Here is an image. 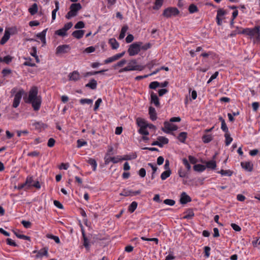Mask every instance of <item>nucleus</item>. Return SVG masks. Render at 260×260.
Segmentation results:
<instances>
[{"label": "nucleus", "mask_w": 260, "mask_h": 260, "mask_svg": "<svg viewBox=\"0 0 260 260\" xmlns=\"http://www.w3.org/2000/svg\"><path fill=\"white\" fill-rule=\"evenodd\" d=\"M38 88L34 86L29 90L28 97L24 98L25 102L31 104L35 111H38L40 109L42 103V98L38 95Z\"/></svg>", "instance_id": "obj_1"}, {"label": "nucleus", "mask_w": 260, "mask_h": 260, "mask_svg": "<svg viewBox=\"0 0 260 260\" xmlns=\"http://www.w3.org/2000/svg\"><path fill=\"white\" fill-rule=\"evenodd\" d=\"M241 34L248 36L250 38H253L254 42L260 41V27L258 26L252 28H244Z\"/></svg>", "instance_id": "obj_2"}, {"label": "nucleus", "mask_w": 260, "mask_h": 260, "mask_svg": "<svg viewBox=\"0 0 260 260\" xmlns=\"http://www.w3.org/2000/svg\"><path fill=\"white\" fill-rule=\"evenodd\" d=\"M145 67L141 65L137 64L136 60L133 59L131 60L126 67L120 69L119 71V73L123 72L132 71H142Z\"/></svg>", "instance_id": "obj_3"}, {"label": "nucleus", "mask_w": 260, "mask_h": 260, "mask_svg": "<svg viewBox=\"0 0 260 260\" xmlns=\"http://www.w3.org/2000/svg\"><path fill=\"white\" fill-rule=\"evenodd\" d=\"M31 186H34L37 189L41 188V185L39 181H34L32 177H27L25 182L19 185L17 189H20L24 188L25 190L29 189Z\"/></svg>", "instance_id": "obj_4"}, {"label": "nucleus", "mask_w": 260, "mask_h": 260, "mask_svg": "<svg viewBox=\"0 0 260 260\" xmlns=\"http://www.w3.org/2000/svg\"><path fill=\"white\" fill-rule=\"evenodd\" d=\"M82 8L80 3H74L71 4L70 7V11L66 14V18L70 19L73 17L77 16L78 12Z\"/></svg>", "instance_id": "obj_5"}, {"label": "nucleus", "mask_w": 260, "mask_h": 260, "mask_svg": "<svg viewBox=\"0 0 260 260\" xmlns=\"http://www.w3.org/2000/svg\"><path fill=\"white\" fill-rule=\"evenodd\" d=\"M140 51V45L138 42L131 44L127 50L129 55L131 56L138 54Z\"/></svg>", "instance_id": "obj_6"}, {"label": "nucleus", "mask_w": 260, "mask_h": 260, "mask_svg": "<svg viewBox=\"0 0 260 260\" xmlns=\"http://www.w3.org/2000/svg\"><path fill=\"white\" fill-rule=\"evenodd\" d=\"M179 13L178 9L176 8L169 7L166 9L162 13L164 16L169 18L172 16H176Z\"/></svg>", "instance_id": "obj_7"}, {"label": "nucleus", "mask_w": 260, "mask_h": 260, "mask_svg": "<svg viewBox=\"0 0 260 260\" xmlns=\"http://www.w3.org/2000/svg\"><path fill=\"white\" fill-rule=\"evenodd\" d=\"M177 128V126L169 122L165 121L164 122V127L161 128V130L167 134H169L172 131H176Z\"/></svg>", "instance_id": "obj_8"}, {"label": "nucleus", "mask_w": 260, "mask_h": 260, "mask_svg": "<svg viewBox=\"0 0 260 260\" xmlns=\"http://www.w3.org/2000/svg\"><path fill=\"white\" fill-rule=\"evenodd\" d=\"M71 49L69 45H62L58 46L56 49V54L66 53Z\"/></svg>", "instance_id": "obj_9"}, {"label": "nucleus", "mask_w": 260, "mask_h": 260, "mask_svg": "<svg viewBox=\"0 0 260 260\" xmlns=\"http://www.w3.org/2000/svg\"><path fill=\"white\" fill-rule=\"evenodd\" d=\"M225 14L226 12L222 9H219L217 10L216 19L218 25H222V17H223Z\"/></svg>", "instance_id": "obj_10"}, {"label": "nucleus", "mask_w": 260, "mask_h": 260, "mask_svg": "<svg viewBox=\"0 0 260 260\" xmlns=\"http://www.w3.org/2000/svg\"><path fill=\"white\" fill-rule=\"evenodd\" d=\"M124 54H125L124 51L122 52L121 53L116 54L115 55H114L112 57H110L106 59V60H105L104 63L106 64H108V63H111L112 62H113L116 60H118L119 58L122 57L124 55Z\"/></svg>", "instance_id": "obj_11"}, {"label": "nucleus", "mask_w": 260, "mask_h": 260, "mask_svg": "<svg viewBox=\"0 0 260 260\" xmlns=\"http://www.w3.org/2000/svg\"><path fill=\"white\" fill-rule=\"evenodd\" d=\"M48 248L47 247H45L39 251L35 250L33 251V252L37 253V255H36V257L37 258H40L43 256H46L48 257Z\"/></svg>", "instance_id": "obj_12"}, {"label": "nucleus", "mask_w": 260, "mask_h": 260, "mask_svg": "<svg viewBox=\"0 0 260 260\" xmlns=\"http://www.w3.org/2000/svg\"><path fill=\"white\" fill-rule=\"evenodd\" d=\"M141 193L140 190H137L134 191L132 190L124 189L120 193V195L127 197V196H134L139 194Z\"/></svg>", "instance_id": "obj_13"}, {"label": "nucleus", "mask_w": 260, "mask_h": 260, "mask_svg": "<svg viewBox=\"0 0 260 260\" xmlns=\"http://www.w3.org/2000/svg\"><path fill=\"white\" fill-rule=\"evenodd\" d=\"M191 201V198L186 192L181 193L180 199V202L181 204H185Z\"/></svg>", "instance_id": "obj_14"}, {"label": "nucleus", "mask_w": 260, "mask_h": 260, "mask_svg": "<svg viewBox=\"0 0 260 260\" xmlns=\"http://www.w3.org/2000/svg\"><path fill=\"white\" fill-rule=\"evenodd\" d=\"M241 166L245 170L251 172L253 170V165L250 161H242L241 162Z\"/></svg>", "instance_id": "obj_15"}, {"label": "nucleus", "mask_w": 260, "mask_h": 260, "mask_svg": "<svg viewBox=\"0 0 260 260\" xmlns=\"http://www.w3.org/2000/svg\"><path fill=\"white\" fill-rule=\"evenodd\" d=\"M69 80L77 81L80 78L79 73L77 71H74L69 74Z\"/></svg>", "instance_id": "obj_16"}, {"label": "nucleus", "mask_w": 260, "mask_h": 260, "mask_svg": "<svg viewBox=\"0 0 260 260\" xmlns=\"http://www.w3.org/2000/svg\"><path fill=\"white\" fill-rule=\"evenodd\" d=\"M151 103H153L156 107H158L160 106L159 100L157 95L152 92L151 93Z\"/></svg>", "instance_id": "obj_17"}, {"label": "nucleus", "mask_w": 260, "mask_h": 260, "mask_svg": "<svg viewBox=\"0 0 260 260\" xmlns=\"http://www.w3.org/2000/svg\"><path fill=\"white\" fill-rule=\"evenodd\" d=\"M84 30H77L73 31L72 35L77 39L82 38L84 34Z\"/></svg>", "instance_id": "obj_18"}, {"label": "nucleus", "mask_w": 260, "mask_h": 260, "mask_svg": "<svg viewBox=\"0 0 260 260\" xmlns=\"http://www.w3.org/2000/svg\"><path fill=\"white\" fill-rule=\"evenodd\" d=\"M97 84V81L95 79H92L89 81V83L85 85V87L94 90L96 88Z\"/></svg>", "instance_id": "obj_19"}, {"label": "nucleus", "mask_w": 260, "mask_h": 260, "mask_svg": "<svg viewBox=\"0 0 260 260\" xmlns=\"http://www.w3.org/2000/svg\"><path fill=\"white\" fill-rule=\"evenodd\" d=\"M149 114L150 119L152 120H155L157 119L156 110L154 108L150 107L149 108Z\"/></svg>", "instance_id": "obj_20"}, {"label": "nucleus", "mask_w": 260, "mask_h": 260, "mask_svg": "<svg viewBox=\"0 0 260 260\" xmlns=\"http://www.w3.org/2000/svg\"><path fill=\"white\" fill-rule=\"evenodd\" d=\"M10 37V31L8 30H6L5 32V34L0 41V44L1 45H4L9 39Z\"/></svg>", "instance_id": "obj_21"}, {"label": "nucleus", "mask_w": 260, "mask_h": 260, "mask_svg": "<svg viewBox=\"0 0 260 260\" xmlns=\"http://www.w3.org/2000/svg\"><path fill=\"white\" fill-rule=\"evenodd\" d=\"M109 43L111 45L113 49H116L119 47V43L114 38L109 39Z\"/></svg>", "instance_id": "obj_22"}, {"label": "nucleus", "mask_w": 260, "mask_h": 260, "mask_svg": "<svg viewBox=\"0 0 260 260\" xmlns=\"http://www.w3.org/2000/svg\"><path fill=\"white\" fill-rule=\"evenodd\" d=\"M138 43L140 45V51H141V50L146 51L150 48L152 46L151 44L150 43H147L144 45H143V43L142 42H138Z\"/></svg>", "instance_id": "obj_23"}, {"label": "nucleus", "mask_w": 260, "mask_h": 260, "mask_svg": "<svg viewBox=\"0 0 260 260\" xmlns=\"http://www.w3.org/2000/svg\"><path fill=\"white\" fill-rule=\"evenodd\" d=\"M38 10V5L36 3H34L31 7L28 9V12L31 15L36 14Z\"/></svg>", "instance_id": "obj_24"}, {"label": "nucleus", "mask_w": 260, "mask_h": 260, "mask_svg": "<svg viewBox=\"0 0 260 260\" xmlns=\"http://www.w3.org/2000/svg\"><path fill=\"white\" fill-rule=\"evenodd\" d=\"M37 47L35 46H33L31 48V51L30 52V55L35 58L36 62L37 63L40 62V59L39 58L37 54Z\"/></svg>", "instance_id": "obj_25"}, {"label": "nucleus", "mask_w": 260, "mask_h": 260, "mask_svg": "<svg viewBox=\"0 0 260 260\" xmlns=\"http://www.w3.org/2000/svg\"><path fill=\"white\" fill-rule=\"evenodd\" d=\"M187 133L186 132H181L179 134L177 138L180 142L184 143L187 138Z\"/></svg>", "instance_id": "obj_26"}, {"label": "nucleus", "mask_w": 260, "mask_h": 260, "mask_svg": "<svg viewBox=\"0 0 260 260\" xmlns=\"http://www.w3.org/2000/svg\"><path fill=\"white\" fill-rule=\"evenodd\" d=\"M128 27L127 25L123 26L121 30L120 34L119 36V39L121 40L123 39L125 36V33L128 30Z\"/></svg>", "instance_id": "obj_27"}, {"label": "nucleus", "mask_w": 260, "mask_h": 260, "mask_svg": "<svg viewBox=\"0 0 260 260\" xmlns=\"http://www.w3.org/2000/svg\"><path fill=\"white\" fill-rule=\"evenodd\" d=\"M206 169L205 166L201 164L195 165L193 166V169L195 171L201 172L204 171Z\"/></svg>", "instance_id": "obj_28"}, {"label": "nucleus", "mask_w": 260, "mask_h": 260, "mask_svg": "<svg viewBox=\"0 0 260 260\" xmlns=\"http://www.w3.org/2000/svg\"><path fill=\"white\" fill-rule=\"evenodd\" d=\"M55 9H54L52 12V20H55L56 18V12L59 10V2L58 1L55 2Z\"/></svg>", "instance_id": "obj_29"}, {"label": "nucleus", "mask_w": 260, "mask_h": 260, "mask_svg": "<svg viewBox=\"0 0 260 260\" xmlns=\"http://www.w3.org/2000/svg\"><path fill=\"white\" fill-rule=\"evenodd\" d=\"M171 174V170H166L165 171H164L162 173V174H161V176H160V178L162 180H165L167 178L170 177Z\"/></svg>", "instance_id": "obj_30"}, {"label": "nucleus", "mask_w": 260, "mask_h": 260, "mask_svg": "<svg viewBox=\"0 0 260 260\" xmlns=\"http://www.w3.org/2000/svg\"><path fill=\"white\" fill-rule=\"evenodd\" d=\"M11 96L14 98L13 107L16 108V88H13L11 90Z\"/></svg>", "instance_id": "obj_31"}, {"label": "nucleus", "mask_w": 260, "mask_h": 260, "mask_svg": "<svg viewBox=\"0 0 260 260\" xmlns=\"http://www.w3.org/2000/svg\"><path fill=\"white\" fill-rule=\"evenodd\" d=\"M213 139L212 136L211 135H204L202 137V140L205 143H208L211 142Z\"/></svg>", "instance_id": "obj_32"}, {"label": "nucleus", "mask_w": 260, "mask_h": 260, "mask_svg": "<svg viewBox=\"0 0 260 260\" xmlns=\"http://www.w3.org/2000/svg\"><path fill=\"white\" fill-rule=\"evenodd\" d=\"M138 206V203L134 201L128 207V211L131 213H133L135 211Z\"/></svg>", "instance_id": "obj_33"}, {"label": "nucleus", "mask_w": 260, "mask_h": 260, "mask_svg": "<svg viewBox=\"0 0 260 260\" xmlns=\"http://www.w3.org/2000/svg\"><path fill=\"white\" fill-rule=\"evenodd\" d=\"M82 235L83 238V245L85 246V248H89V240H88L87 238L85 236V232L82 230Z\"/></svg>", "instance_id": "obj_34"}, {"label": "nucleus", "mask_w": 260, "mask_h": 260, "mask_svg": "<svg viewBox=\"0 0 260 260\" xmlns=\"http://www.w3.org/2000/svg\"><path fill=\"white\" fill-rule=\"evenodd\" d=\"M218 173L220 174L222 176H231L233 174V172L230 170H221L220 171L218 172Z\"/></svg>", "instance_id": "obj_35"}, {"label": "nucleus", "mask_w": 260, "mask_h": 260, "mask_svg": "<svg viewBox=\"0 0 260 260\" xmlns=\"http://www.w3.org/2000/svg\"><path fill=\"white\" fill-rule=\"evenodd\" d=\"M206 167L211 169H215L216 167V164L214 160H210L206 163Z\"/></svg>", "instance_id": "obj_36"}, {"label": "nucleus", "mask_w": 260, "mask_h": 260, "mask_svg": "<svg viewBox=\"0 0 260 260\" xmlns=\"http://www.w3.org/2000/svg\"><path fill=\"white\" fill-rule=\"evenodd\" d=\"M55 34L60 37H65L67 36V31H66L62 28L56 30L55 31Z\"/></svg>", "instance_id": "obj_37"}, {"label": "nucleus", "mask_w": 260, "mask_h": 260, "mask_svg": "<svg viewBox=\"0 0 260 260\" xmlns=\"http://www.w3.org/2000/svg\"><path fill=\"white\" fill-rule=\"evenodd\" d=\"M47 28L44 29L42 32L38 33L37 35V37L39 38L41 41L42 40H44L46 38V35L47 31Z\"/></svg>", "instance_id": "obj_38"}, {"label": "nucleus", "mask_w": 260, "mask_h": 260, "mask_svg": "<svg viewBox=\"0 0 260 260\" xmlns=\"http://www.w3.org/2000/svg\"><path fill=\"white\" fill-rule=\"evenodd\" d=\"M224 137L225 138V145L229 146L231 144V143L232 142L233 138L230 136V134L228 133L225 134Z\"/></svg>", "instance_id": "obj_39"}, {"label": "nucleus", "mask_w": 260, "mask_h": 260, "mask_svg": "<svg viewBox=\"0 0 260 260\" xmlns=\"http://www.w3.org/2000/svg\"><path fill=\"white\" fill-rule=\"evenodd\" d=\"M87 162L89 164H90L93 168V170L94 171L96 170L97 164L95 160L93 158H89Z\"/></svg>", "instance_id": "obj_40"}, {"label": "nucleus", "mask_w": 260, "mask_h": 260, "mask_svg": "<svg viewBox=\"0 0 260 260\" xmlns=\"http://www.w3.org/2000/svg\"><path fill=\"white\" fill-rule=\"evenodd\" d=\"M137 123L139 126L141 127H147V124L144 120L141 118H138L137 119Z\"/></svg>", "instance_id": "obj_41"}, {"label": "nucleus", "mask_w": 260, "mask_h": 260, "mask_svg": "<svg viewBox=\"0 0 260 260\" xmlns=\"http://www.w3.org/2000/svg\"><path fill=\"white\" fill-rule=\"evenodd\" d=\"M188 11L190 13H193L195 12H197L199 11V10L197 6L192 4L189 6Z\"/></svg>", "instance_id": "obj_42"}, {"label": "nucleus", "mask_w": 260, "mask_h": 260, "mask_svg": "<svg viewBox=\"0 0 260 260\" xmlns=\"http://www.w3.org/2000/svg\"><path fill=\"white\" fill-rule=\"evenodd\" d=\"M157 140L159 141V143L162 144V146L164 144H167L169 143L168 139L162 136H159L157 138Z\"/></svg>", "instance_id": "obj_43"}, {"label": "nucleus", "mask_w": 260, "mask_h": 260, "mask_svg": "<svg viewBox=\"0 0 260 260\" xmlns=\"http://www.w3.org/2000/svg\"><path fill=\"white\" fill-rule=\"evenodd\" d=\"M162 5V0H156L154 6L153 7L154 10H158Z\"/></svg>", "instance_id": "obj_44"}, {"label": "nucleus", "mask_w": 260, "mask_h": 260, "mask_svg": "<svg viewBox=\"0 0 260 260\" xmlns=\"http://www.w3.org/2000/svg\"><path fill=\"white\" fill-rule=\"evenodd\" d=\"M137 155L135 154H129V155H125L123 156V158H121V160H131L136 158Z\"/></svg>", "instance_id": "obj_45"}, {"label": "nucleus", "mask_w": 260, "mask_h": 260, "mask_svg": "<svg viewBox=\"0 0 260 260\" xmlns=\"http://www.w3.org/2000/svg\"><path fill=\"white\" fill-rule=\"evenodd\" d=\"M158 64L157 61L156 59H154L148 62L146 64V66L149 70H151L154 66L157 65Z\"/></svg>", "instance_id": "obj_46"}, {"label": "nucleus", "mask_w": 260, "mask_h": 260, "mask_svg": "<svg viewBox=\"0 0 260 260\" xmlns=\"http://www.w3.org/2000/svg\"><path fill=\"white\" fill-rule=\"evenodd\" d=\"M160 86V83L157 81H153L149 84V87L150 89H155Z\"/></svg>", "instance_id": "obj_47"}, {"label": "nucleus", "mask_w": 260, "mask_h": 260, "mask_svg": "<svg viewBox=\"0 0 260 260\" xmlns=\"http://www.w3.org/2000/svg\"><path fill=\"white\" fill-rule=\"evenodd\" d=\"M92 102V100L89 99H82L80 100V103L82 105H84L85 104H91Z\"/></svg>", "instance_id": "obj_48"}, {"label": "nucleus", "mask_w": 260, "mask_h": 260, "mask_svg": "<svg viewBox=\"0 0 260 260\" xmlns=\"http://www.w3.org/2000/svg\"><path fill=\"white\" fill-rule=\"evenodd\" d=\"M126 62V60L124 59L121 60L118 62L116 64L114 65V69H116L117 67H121Z\"/></svg>", "instance_id": "obj_49"}, {"label": "nucleus", "mask_w": 260, "mask_h": 260, "mask_svg": "<svg viewBox=\"0 0 260 260\" xmlns=\"http://www.w3.org/2000/svg\"><path fill=\"white\" fill-rule=\"evenodd\" d=\"M85 27V24L82 21H80L78 22L75 25L74 27L76 29H80V28H83Z\"/></svg>", "instance_id": "obj_50"}, {"label": "nucleus", "mask_w": 260, "mask_h": 260, "mask_svg": "<svg viewBox=\"0 0 260 260\" xmlns=\"http://www.w3.org/2000/svg\"><path fill=\"white\" fill-rule=\"evenodd\" d=\"M147 127H141L140 128L139 130V132L140 134H142V135H145V136H147V135H149V132L146 129V128Z\"/></svg>", "instance_id": "obj_51"}, {"label": "nucleus", "mask_w": 260, "mask_h": 260, "mask_svg": "<svg viewBox=\"0 0 260 260\" xmlns=\"http://www.w3.org/2000/svg\"><path fill=\"white\" fill-rule=\"evenodd\" d=\"M47 237L48 238L54 240L56 243H60V240L58 237L52 235H47Z\"/></svg>", "instance_id": "obj_52"}, {"label": "nucleus", "mask_w": 260, "mask_h": 260, "mask_svg": "<svg viewBox=\"0 0 260 260\" xmlns=\"http://www.w3.org/2000/svg\"><path fill=\"white\" fill-rule=\"evenodd\" d=\"M17 238L22 239L30 242V237L22 234L17 233Z\"/></svg>", "instance_id": "obj_53"}, {"label": "nucleus", "mask_w": 260, "mask_h": 260, "mask_svg": "<svg viewBox=\"0 0 260 260\" xmlns=\"http://www.w3.org/2000/svg\"><path fill=\"white\" fill-rule=\"evenodd\" d=\"M102 102V100L101 98L98 99L96 101V102L95 103L94 107L93 108L94 111H96L99 109L100 105Z\"/></svg>", "instance_id": "obj_54"}, {"label": "nucleus", "mask_w": 260, "mask_h": 260, "mask_svg": "<svg viewBox=\"0 0 260 260\" xmlns=\"http://www.w3.org/2000/svg\"><path fill=\"white\" fill-rule=\"evenodd\" d=\"M141 239L144 241H154L156 243V244H158V240L157 238H147L144 237H142Z\"/></svg>", "instance_id": "obj_55"}, {"label": "nucleus", "mask_w": 260, "mask_h": 260, "mask_svg": "<svg viewBox=\"0 0 260 260\" xmlns=\"http://www.w3.org/2000/svg\"><path fill=\"white\" fill-rule=\"evenodd\" d=\"M164 203L168 205L173 206L175 204V201L172 199H166L164 200Z\"/></svg>", "instance_id": "obj_56"}, {"label": "nucleus", "mask_w": 260, "mask_h": 260, "mask_svg": "<svg viewBox=\"0 0 260 260\" xmlns=\"http://www.w3.org/2000/svg\"><path fill=\"white\" fill-rule=\"evenodd\" d=\"M194 216V213L192 211H189L183 217L184 219H191Z\"/></svg>", "instance_id": "obj_57"}, {"label": "nucleus", "mask_w": 260, "mask_h": 260, "mask_svg": "<svg viewBox=\"0 0 260 260\" xmlns=\"http://www.w3.org/2000/svg\"><path fill=\"white\" fill-rule=\"evenodd\" d=\"M73 26V23L71 22H68L64 24L62 28L66 31H67L69 29H70Z\"/></svg>", "instance_id": "obj_58"}, {"label": "nucleus", "mask_w": 260, "mask_h": 260, "mask_svg": "<svg viewBox=\"0 0 260 260\" xmlns=\"http://www.w3.org/2000/svg\"><path fill=\"white\" fill-rule=\"evenodd\" d=\"M182 162H183V164H184V165L185 166V167L187 169V170H189L191 168V166H190L189 163L188 162L187 159L185 158H184L182 159Z\"/></svg>", "instance_id": "obj_59"}, {"label": "nucleus", "mask_w": 260, "mask_h": 260, "mask_svg": "<svg viewBox=\"0 0 260 260\" xmlns=\"http://www.w3.org/2000/svg\"><path fill=\"white\" fill-rule=\"evenodd\" d=\"M55 143V141L53 138H50L48 140L47 145L49 147H52L54 146Z\"/></svg>", "instance_id": "obj_60"}, {"label": "nucleus", "mask_w": 260, "mask_h": 260, "mask_svg": "<svg viewBox=\"0 0 260 260\" xmlns=\"http://www.w3.org/2000/svg\"><path fill=\"white\" fill-rule=\"evenodd\" d=\"M21 223L26 229L30 228L31 226V222L28 221L22 220Z\"/></svg>", "instance_id": "obj_61"}, {"label": "nucleus", "mask_w": 260, "mask_h": 260, "mask_svg": "<svg viewBox=\"0 0 260 260\" xmlns=\"http://www.w3.org/2000/svg\"><path fill=\"white\" fill-rule=\"evenodd\" d=\"M221 128L225 133H228L229 132V129L225 121H222V123H221Z\"/></svg>", "instance_id": "obj_62"}, {"label": "nucleus", "mask_w": 260, "mask_h": 260, "mask_svg": "<svg viewBox=\"0 0 260 260\" xmlns=\"http://www.w3.org/2000/svg\"><path fill=\"white\" fill-rule=\"evenodd\" d=\"M210 247L209 246H205L204 247L205 256L208 257L210 255Z\"/></svg>", "instance_id": "obj_63"}, {"label": "nucleus", "mask_w": 260, "mask_h": 260, "mask_svg": "<svg viewBox=\"0 0 260 260\" xmlns=\"http://www.w3.org/2000/svg\"><path fill=\"white\" fill-rule=\"evenodd\" d=\"M134 37L133 35L129 34L127 35L125 39V41L127 43H130L134 40Z\"/></svg>", "instance_id": "obj_64"}]
</instances>
